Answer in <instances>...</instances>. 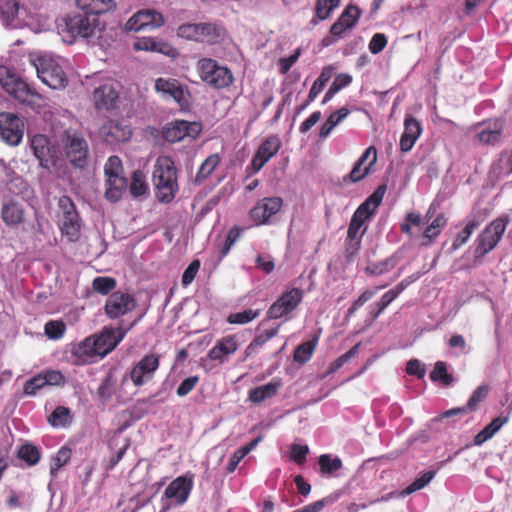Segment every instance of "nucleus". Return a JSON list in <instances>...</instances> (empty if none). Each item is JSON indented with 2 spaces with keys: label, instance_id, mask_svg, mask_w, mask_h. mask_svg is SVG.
Returning a JSON list of instances; mask_svg holds the SVG:
<instances>
[{
  "label": "nucleus",
  "instance_id": "1",
  "mask_svg": "<svg viewBox=\"0 0 512 512\" xmlns=\"http://www.w3.org/2000/svg\"><path fill=\"white\" fill-rule=\"evenodd\" d=\"M152 181L157 199L162 203H170L178 192L177 170L171 157L161 156L156 160Z\"/></svg>",
  "mask_w": 512,
  "mask_h": 512
},
{
  "label": "nucleus",
  "instance_id": "2",
  "mask_svg": "<svg viewBox=\"0 0 512 512\" xmlns=\"http://www.w3.org/2000/svg\"><path fill=\"white\" fill-rule=\"evenodd\" d=\"M97 23L98 18L91 17L79 9V11L62 17L57 23V28L65 40L71 43L77 37H90L94 33Z\"/></svg>",
  "mask_w": 512,
  "mask_h": 512
},
{
  "label": "nucleus",
  "instance_id": "3",
  "mask_svg": "<svg viewBox=\"0 0 512 512\" xmlns=\"http://www.w3.org/2000/svg\"><path fill=\"white\" fill-rule=\"evenodd\" d=\"M509 222L508 215H501L481 231L475 241V259L483 258L498 245Z\"/></svg>",
  "mask_w": 512,
  "mask_h": 512
},
{
  "label": "nucleus",
  "instance_id": "4",
  "mask_svg": "<svg viewBox=\"0 0 512 512\" xmlns=\"http://www.w3.org/2000/svg\"><path fill=\"white\" fill-rule=\"evenodd\" d=\"M197 70L200 79L214 89H224L231 86L234 76L231 70L220 65L215 59L202 58L198 61Z\"/></svg>",
  "mask_w": 512,
  "mask_h": 512
},
{
  "label": "nucleus",
  "instance_id": "5",
  "mask_svg": "<svg viewBox=\"0 0 512 512\" xmlns=\"http://www.w3.org/2000/svg\"><path fill=\"white\" fill-rule=\"evenodd\" d=\"M38 78L52 89H63L68 84L67 76L56 59L48 55L38 56L32 61Z\"/></svg>",
  "mask_w": 512,
  "mask_h": 512
},
{
  "label": "nucleus",
  "instance_id": "6",
  "mask_svg": "<svg viewBox=\"0 0 512 512\" xmlns=\"http://www.w3.org/2000/svg\"><path fill=\"white\" fill-rule=\"evenodd\" d=\"M0 84L9 95L23 104L32 105L41 98L35 89L4 66L0 67Z\"/></svg>",
  "mask_w": 512,
  "mask_h": 512
},
{
  "label": "nucleus",
  "instance_id": "7",
  "mask_svg": "<svg viewBox=\"0 0 512 512\" xmlns=\"http://www.w3.org/2000/svg\"><path fill=\"white\" fill-rule=\"evenodd\" d=\"M177 35L187 40L214 44L221 38V28L213 23H184L177 28Z\"/></svg>",
  "mask_w": 512,
  "mask_h": 512
},
{
  "label": "nucleus",
  "instance_id": "8",
  "mask_svg": "<svg viewBox=\"0 0 512 512\" xmlns=\"http://www.w3.org/2000/svg\"><path fill=\"white\" fill-rule=\"evenodd\" d=\"M64 152L66 158L73 167L82 169L87 165L89 146L81 133L66 132Z\"/></svg>",
  "mask_w": 512,
  "mask_h": 512
},
{
  "label": "nucleus",
  "instance_id": "9",
  "mask_svg": "<svg viewBox=\"0 0 512 512\" xmlns=\"http://www.w3.org/2000/svg\"><path fill=\"white\" fill-rule=\"evenodd\" d=\"M283 206L281 197H264L256 202L249 215L256 226L271 223V218L276 215Z\"/></svg>",
  "mask_w": 512,
  "mask_h": 512
},
{
  "label": "nucleus",
  "instance_id": "10",
  "mask_svg": "<svg viewBox=\"0 0 512 512\" xmlns=\"http://www.w3.org/2000/svg\"><path fill=\"white\" fill-rule=\"evenodd\" d=\"M64 384L65 377L59 370L47 369L29 378L24 384L23 393L34 396L46 386H63Z\"/></svg>",
  "mask_w": 512,
  "mask_h": 512
},
{
  "label": "nucleus",
  "instance_id": "11",
  "mask_svg": "<svg viewBox=\"0 0 512 512\" xmlns=\"http://www.w3.org/2000/svg\"><path fill=\"white\" fill-rule=\"evenodd\" d=\"M136 305L137 302L133 295L114 291L107 298L104 309L110 319H117L133 311Z\"/></svg>",
  "mask_w": 512,
  "mask_h": 512
},
{
  "label": "nucleus",
  "instance_id": "12",
  "mask_svg": "<svg viewBox=\"0 0 512 512\" xmlns=\"http://www.w3.org/2000/svg\"><path fill=\"white\" fill-rule=\"evenodd\" d=\"M23 121L10 112L0 113V137L7 144L17 146L23 137Z\"/></svg>",
  "mask_w": 512,
  "mask_h": 512
},
{
  "label": "nucleus",
  "instance_id": "13",
  "mask_svg": "<svg viewBox=\"0 0 512 512\" xmlns=\"http://www.w3.org/2000/svg\"><path fill=\"white\" fill-rule=\"evenodd\" d=\"M303 298V292L299 288L282 294L268 309L267 316L270 319L281 318L297 308Z\"/></svg>",
  "mask_w": 512,
  "mask_h": 512
},
{
  "label": "nucleus",
  "instance_id": "14",
  "mask_svg": "<svg viewBox=\"0 0 512 512\" xmlns=\"http://www.w3.org/2000/svg\"><path fill=\"white\" fill-rule=\"evenodd\" d=\"M164 22V17L160 12L151 9H143L130 17L125 24V29L134 32L155 29L163 26Z\"/></svg>",
  "mask_w": 512,
  "mask_h": 512
},
{
  "label": "nucleus",
  "instance_id": "15",
  "mask_svg": "<svg viewBox=\"0 0 512 512\" xmlns=\"http://www.w3.org/2000/svg\"><path fill=\"white\" fill-rule=\"evenodd\" d=\"M160 365L158 355L151 353L145 355L130 371V379L137 387L144 385L154 377L155 371Z\"/></svg>",
  "mask_w": 512,
  "mask_h": 512
},
{
  "label": "nucleus",
  "instance_id": "16",
  "mask_svg": "<svg viewBox=\"0 0 512 512\" xmlns=\"http://www.w3.org/2000/svg\"><path fill=\"white\" fill-rule=\"evenodd\" d=\"M474 127L479 130L474 137L480 144L494 145L501 140L505 120L501 118L488 119L477 123Z\"/></svg>",
  "mask_w": 512,
  "mask_h": 512
},
{
  "label": "nucleus",
  "instance_id": "17",
  "mask_svg": "<svg viewBox=\"0 0 512 512\" xmlns=\"http://www.w3.org/2000/svg\"><path fill=\"white\" fill-rule=\"evenodd\" d=\"M155 90L161 94L164 99L174 100L181 108L188 105V101L185 94L188 93L185 90L184 85L174 78H157L155 80Z\"/></svg>",
  "mask_w": 512,
  "mask_h": 512
},
{
  "label": "nucleus",
  "instance_id": "18",
  "mask_svg": "<svg viewBox=\"0 0 512 512\" xmlns=\"http://www.w3.org/2000/svg\"><path fill=\"white\" fill-rule=\"evenodd\" d=\"M119 92L113 83H104L92 93V101L97 111H110L117 107Z\"/></svg>",
  "mask_w": 512,
  "mask_h": 512
},
{
  "label": "nucleus",
  "instance_id": "19",
  "mask_svg": "<svg viewBox=\"0 0 512 512\" xmlns=\"http://www.w3.org/2000/svg\"><path fill=\"white\" fill-rule=\"evenodd\" d=\"M281 148V141L276 135L267 137L258 147L251 160L253 172H259L264 165L274 157Z\"/></svg>",
  "mask_w": 512,
  "mask_h": 512
},
{
  "label": "nucleus",
  "instance_id": "20",
  "mask_svg": "<svg viewBox=\"0 0 512 512\" xmlns=\"http://www.w3.org/2000/svg\"><path fill=\"white\" fill-rule=\"evenodd\" d=\"M126 332L120 329L116 332L112 328H104L100 334L91 335L92 345L96 349L98 357H104L110 353L124 338Z\"/></svg>",
  "mask_w": 512,
  "mask_h": 512
},
{
  "label": "nucleus",
  "instance_id": "21",
  "mask_svg": "<svg viewBox=\"0 0 512 512\" xmlns=\"http://www.w3.org/2000/svg\"><path fill=\"white\" fill-rule=\"evenodd\" d=\"M192 488V477L179 476L166 487L164 495L168 499H174L178 505H182L187 501Z\"/></svg>",
  "mask_w": 512,
  "mask_h": 512
},
{
  "label": "nucleus",
  "instance_id": "22",
  "mask_svg": "<svg viewBox=\"0 0 512 512\" xmlns=\"http://www.w3.org/2000/svg\"><path fill=\"white\" fill-rule=\"evenodd\" d=\"M101 135L108 144H117L128 141L132 136L130 126L119 121L109 120L101 128Z\"/></svg>",
  "mask_w": 512,
  "mask_h": 512
},
{
  "label": "nucleus",
  "instance_id": "23",
  "mask_svg": "<svg viewBox=\"0 0 512 512\" xmlns=\"http://www.w3.org/2000/svg\"><path fill=\"white\" fill-rule=\"evenodd\" d=\"M422 133L420 122L411 115L404 119V131L400 137L399 147L401 152H409Z\"/></svg>",
  "mask_w": 512,
  "mask_h": 512
},
{
  "label": "nucleus",
  "instance_id": "24",
  "mask_svg": "<svg viewBox=\"0 0 512 512\" xmlns=\"http://www.w3.org/2000/svg\"><path fill=\"white\" fill-rule=\"evenodd\" d=\"M238 349V343L235 336H226L217 341V343L209 350L208 356L211 360L224 363L229 356L233 355Z\"/></svg>",
  "mask_w": 512,
  "mask_h": 512
},
{
  "label": "nucleus",
  "instance_id": "25",
  "mask_svg": "<svg viewBox=\"0 0 512 512\" xmlns=\"http://www.w3.org/2000/svg\"><path fill=\"white\" fill-rule=\"evenodd\" d=\"M282 387L280 378H273L269 383L255 387L248 393V399L254 404H259L266 399L274 397Z\"/></svg>",
  "mask_w": 512,
  "mask_h": 512
},
{
  "label": "nucleus",
  "instance_id": "26",
  "mask_svg": "<svg viewBox=\"0 0 512 512\" xmlns=\"http://www.w3.org/2000/svg\"><path fill=\"white\" fill-rule=\"evenodd\" d=\"M93 337L89 336L83 341L73 345L71 349L72 355L76 358L75 363L77 365H84L92 363L96 357V349L92 345Z\"/></svg>",
  "mask_w": 512,
  "mask_h": 512
},
{
  "label": "nucleus",
  "instance_id": "27",
  "mask_svg": "<svg viewBox=\"0 0 512 512\" xmlns=\"http://www.w3.org/2000/svg\"><path fill=\"white\" fill-rule=\"evenodd\" d=\"M194 127H196L195 124L187 121H175L164 128L163 137L166 141L175 143L183 140L186 136H191Z\"/></svg>",
  "mask_w": 512,
  "mask_h": 512
},
{
  "label": "nucleus",
  "instance_id": "28",
  "mask_svg": "<svg viewBox=\"0 0 512 512\" xmlns=\"http://www.w3.org/2000/svg\"><path fill=\"white\" fill-rule=\"evenodd\" d=\"M77 7L91 17L111 11L115 8L113 0H76Z\"/></svg>",
  "mask_w": 512,
  "mask_h": 512
},
{
  "label": "nucleus",
  "instance_id": "29",
  "mask_svg": "<svg viewBox=\"0 0 512 512\" xmlns=\"http://www.w3.org/2000/svg\"><path fill=\"white\" fill-rule=\"evenodd\" d=\"M106 178L105 196L108 200L117 202L121 199L127 187V179L123 175H113Z\"/></svg>",
  "mask_w": 512,
  "mask_h": 512
},
{
  "label": "nucleus",
  "instance_id": "30",
  "mask_svg": "<svg viewBox=\"0 0 512 512\" xmlns=\"http://www.w3.org/2000/svg\"><path fill=\"white\" fill-rule=\"evenodd\" d=\"M19 4L15 0H2L0 2V21L9 28L18 27Z\"/></svg>",
  "mask_w": 512,
  "mask_h": 512
},
{
  "label": "nucleus",
  "instance_id": "31",
  "mask_svg": "<svg viewBox=\"0 0 512 512\" xmlns=\"http://www.w3.org/2000/svg\"><path fill=\"white\" fill-rule=\"evenodd\" d=\"M59 225L62 234L67 236L69 241L76 242L79 239L81 224L78 213H74L73 216H62Z\"/></svg>",
  "mask_w": 512,
  "mask_h": 512
},
{
  "label": "nucleus",
  "instance_id": "32",
  "mask_svg": "<svg viewBox=\"0 0 512 512\" xmlns=\"http://www.w3.org/2000/svg\"><path fill=\"white\" fill-rule=\"evenodd\" d=\"M1 216L6 225L14 226L23 222L24 211L20 204L10 200L3 204Z\"/></svg>",
  "mask_w": 512,
  "mask_h": 512
},
{
  "label": "nucleus",
  "instance_id": "33",
  "mask_svg": "<svg viewBox=\"0 0 512 512\" xmlns=\"http://www.w3.org/2000/svg\"><path fill=\"white\" fill-rule=\"evenodd\" d=\"M31 148L36 158L40 161L41 166L46 167L51 153L48 138L40 134L33 136L31 140Z\"/></svg>",
  "mask_w": 512,
  "mask_h": 512
},
{
  "label": "nucleus",
  "instance_id": "34",
  "mask_svg": "<svg viewBox=\"0 0 512 512\" xmlns=\"http://www.w3.org/2000/svg\"><path fill=\"white\" fill-rule=\"evenodd\" d=\"M447 217L441 213L435 217L432 223L425 228L422 234V246H429L440 235L443 228L447 225Z\"/></svg>",
  "mask_w": 512,
  "mask_h": 512
},
{
  "label": "nucleus",
  "instance_id": "35",
  "mask_svg": "<svg viewBox=\"0 0 512 512\" xmlns=\"http://www.w3.org/2000/svg\"><path fill=\"white\" fill-rule=\"evenodd\" d=\"M509 421V416L500 415L486 425L474 438L476 445H481L491 439L503 425Z\"/></svg>",
  "mask_w": 512,
  "mask_h": 512
},
{
  "label": "nucleus",
  "instance_id": "36",
  "mask_svg": "<svg viewBox=\"0 0 512 512\" xmlns=\"http://www.w3.org/2000/svg\"><path fill=\"white\" fill-rule=\"evenodd\" d=\"M398 261L399 257L396 254H393L382 261L369 263L365 268V272L372 276L382 275L394 269Z\"/></svg>",
  "mask_w": 512,
  "mask_h": 512
},
{
  "label": "nucleus",
  "instance_id": "37",
  "mask_svg": "<svg viewBox=\"0 0 512 512\" xmlns=\"http://www.w3.org/2000/svg\"><path fill=\"white\" fill-rule=\"evenodd\" d=\"M318 344V337H314L313 339L303 342L300 345H298L294 351V361L299 364H305L307 363Z\"/></svg>",
  "mask_w": 512,
  "mask_h": 512
},
{
  "label": "nucleus",
  "instance_id": "38",
  "mask_svg": "<svg viewBox=\"0 0 512 512\" xmlns=\"http://www.w3.org/2000/svg\"><path fill=\"white\" fill-rule=\"evenodd\" d=\"M481 222L482 220L477 218L471 219L457 234L455 240L452 243L451 249L456 251L464 244H466L473 232L481 225Z\"/></svg>",
  "mask_w": 512,
  "mask_h": 512
},
{
  "label": "nucleus",
  "instance_id": "39",
  "mask_svg": "<svg viewBox=\"0 0 512 512\" xmlns=\"http://www.w3.org/2000/svg\"><path fill=\"white\" fill-rule=\"evenodd\" d=\"M219 163L220 156L217 153L208 156L200 165L195 176V182L200 183L206 180L213 173Z\"/></svg>",
  "mask_w": 512,
  "mask_h": 512
},
{
  "label": "nucleus",
  "instance_id": "40",
  "mask_svg": "<svg viewBox=\"0 0 512 512\" xmlns=\"http://www.w3.org/2000/svg\"><path fill=\"white\" fill-rule=\"evenodd\" d=\"M332 74V66H326L321 70L320 75L314 81L309 91V100H315L317 98V96L322 92L326 84L330 81Z\"/></svg>",
  "mask_w": 512,
  "mask_h": 512
},
{
  "label": "nucleus",
  "instance_id": "41",
  "mask_svg": "<svg viewBox=\"0 0 512 512\" xmlns=\"http://www.w3.org/2000/svg\"><path fill=\"white\" fill-rule=\"evenodd\" d=\"M387 190V186L385 184L379 185L375 191L360 205H366V209L364 212H366V216L371 217L378 206L381 204L383 197L385 195V192Z\"/></svg>",
  "mask_w": 512,
  "mask_h": 512
},
{
  "label": "nucleus",
  "instance_id": "42",
  "mask_svg": "<svg viewBox=\"0 0 512 512\" xmlns=\"http://www.w3.org/2000/svg\"><path fill=\"white\" fill-rule=\"evenodd\" d=\"M70 421V410L64 406L56 407L48 417V422L53 427H65Z\"/></svg>",
  "mask_w": 512,
  "mask_h": 512
},
{
  "label": "nucleus",
  "instance_id": "43",
  "mask_svg": "<svg viewBox=\"0 0 512 512\" xmlns=\"http://www.w3.org/2000/svg\"><path fill=\"white\" fill-rule=\"evenodd\" d=\"M430 379L433 382H441L444 386H449L454 381L453 376L447 372L446 364L442 361L435 363Z\"/></svg>",
  "mask_w": 512,
  "mask_h": 512
},
{
  "label": "nucleus",
  "instance_id": "44",
  "mask_svg": "<svg viewBox=\"0 0 512 512\" xmlns=\"http://www.w3.org/2000/svg\"><path fill=\"white\" fill-rule=\"evenodd\" d=\"M70 458H71V449L68 448V447H61L57 454L55 455V457H53L52 459V463H51V466H50V474L52 477H56L57 476V472L63 467L65 466L66 464H68V462L70 461Z\"/></svg>",
  "mask_w": 512,
  "mask_h": 512
},
{
  "label": "nucleus",
  "instance_id": "45",
  "mask_svg": "<svg viewBox=\"0 0 512 512\" xmlns=\"http://www.w3.org/2000/svg\"><path fill=\"white\" fill-rule=\"evenodd\" d=\"M341 0H317L315 4V18L317 20H326L331 12L336 9Z\"/></svg>",
  "mask_w": 512,
  "mask_h": 512
},
{
  "label": "nucleus",
  "instance_id": "46",
  "mask_svg": "<svg viewBox=\"0 0 512 512\" xmlns=\"http://www.w3.org/2000/svg\"><path fill=\"white\" fill-rule=\"evenodd\" d=\"M407 284L404 281L397 284L394 288L385 292L379 301L375 302V306L379 307L380 311H384L406 288Z\"/></svg>",
  "mask_w": 512,
  "mask_h": 512
},
{
  "label": "nucleus",
  "instance_id": "47",
  "mask_svg": "<svg viewBox=\"0 0 512 512\" xmlns=\"http://www.w3.org/2000/svg\"><path fill=\"white\" fill-rule=\"evenodd\" d=\"M18 457L25 461L29 466L37 464L40 460V452L38 448L32 444L22 445L17 453Z\"/></svg>",
  "mask_w": 512,
  "mask_h": 512
},
{
  "label": "nucleus",
  "instance_id": "48",
  "mask_svg": "<svg viewBox=\"0 0 512 512\" xmlns=\"http://www.w3.org/2000/svg\"><path fill=\"white\" fill-rule=\"evenodd\" d=\"M166 46L165 43L157 42L154 38L151 37H142L137 39L134 42L133 48L136 51L144 50V51H152V52H161L165 53L163 48Z\"/></svg>",
  "mask_w": 512,
  "mask_h": 512
},
{
  "label": "nucleus",
  "instance_id": "49",
  "mask_svg": "<svg viewBox=\"0 0 512 512\" xmlns=\"http://www.w3.org/2000/svg\"><path fill=\"white\" fill-rule=\"evenodd\" d=\"M148 190V185L144 174L140 170H136L132 174L130 183V192L133 196L138 197L144 195Z\"/></svg>",
  "mask_w": 512,
  "mask_h": 512
},
{
  "label": "nucleus",
  "instance_id": "50",
  "mask_svg": "<svg viewBox=\"0 0 512 512\" xmlns=\"http://www.w3.org/2000/svg\"><path fill=\"white\" fill-rule=\"evenodd\" d=\"M319 466L322 474H331L342 468V461L339 457L332 458L329 454L319 457Z\"/></svg>",
  "mask_w": 512,
  "mask_h": 512
},
{
  "label": "nucleus",
  "instance_id": "51",
  "mask_svg": "<svg viewBox=\"0 0 512 512\" xmlns=\"http://www.w3.org/2000/svg\"><path fill=\"white\" fill-rule=\"evenodd\" d=\"M116 280L112 277H96L92 282V288L94 291L102 294L108 295L111 291H113L116 287Z\"/></svg>",
  "mask_w": 512,
  "mask_h": 512
},
{
  "label": "nucleus",
  "instance_id": "52",
  "mask_svg": "<svg viewBox=\"0 0 512 512\" xmlns=\"http://www.w3.org/2000/svg\"><path fill=\"white\" fill-rule=\"evenodd\" d=\"M259 316V310L247 309L242 312L231 313L227 317L230 324H246Z\"/></svg>",
  "mask_w": 512,
  "mask_h": 512
},
{
  "label": "nucleus",
  "instance_id": "53",
  "mask_svg": "<svg viewBox=\"0 0 512 512\" xmlns=\"http://www.w3.org/2000/svg\"><path fill=\"white\" fill-rule=\"evenodd\" d=\"M489 393V386L488 385H481L478 386L474 392L472 393L471 397L469 398L466 410L475 411L479 404L486 399Z\"/></svg>",
  "mask_w": 512,
  "mask_h": 512
},
{
  "label": "nucleus",
  "instance_id": "54",
  "mask_svg": "<svg viewBox=\"0 0 512 512\" xmlns=\"http://www.w3.org/2000/svg\"><path fill=\"white\" fill-rule=\"evenodd\" d=\"M360 343L355 344L352 348H350L346 353L339 356L336 360H334L328 367V373L332 374L338 371L344 364H346L351 358L356 356L358 353Z\"/></svg>",
  "mask_w": 512,
  "mask_h": 512
},
{
  "label": "nucleus",
  "instance_id": "55",
  "mask_svg": "<svg viewBox=\"0 0 512 512\" xmlns=\"http://www.w3.org/2000/svg\"><path fill=\"white\" fill-rule=\"evenodd\" d=\"M66 330V325L60 320H50L45 324L44 331L48 338L57 340L60 339Z\"/></svg>",
  "mask_w": 512,
  "mask_h": 512
},
{
  "label": "nucleus",
  "instance_id": "56",
  "mask_svg": "<svg viewBox=\"0 0 512 512\" xmlns=\"http://www.w3.org/2000/svg\"><path fill=\"white\" fill-rule=\"evenodd\" d=\"M350 11L351 10L343 11L341 13V15L339 16V18L336 20V22L331 26L330 33L332 36L340 38L345 31L353 28L352 21H351V23H347V24L343 23L344 19L347 16H349Z\"/></svg>",
  "mask_w": 512,
  "mask_h": 512
},
{
  "label": "nucleus",
  "instance_id": "57",
  "mask_svg": "<svg viewBox=\"0 0 512 512\" xmlns=\"http://www.w3.org/2000/svg\"><path fill=\"white\" fill-rule=\"evenodd\" d=\"M435 471L430 470L422 474L419 478L415 479L405 490L406 494L413 493L424 488L435 476Z\"/></svg>",
  "mask_w": 512,
  "mask_h": 512
},
{
  "label": "nucleus",
  "instance_id": "58",
  "mask_svg": "<svg viewBox=\"0 0 512 512\" xmlns=\"http://www.w3.org/2000/svg\"><path fill=\"white\" fill-rule=\"evenodd\" d=\"M104 173L106 177L122 175L123 165L121 159L116 155L110 156L105 163Z\"/></svg>",
  "mask_w": 512,
  "mask_h": 512
},
{
  "label": "nucleus",
  "instance_id": "59",
  "mask_svg": "<svg viewBox=\"0 0 512 512\" xmlns=\"http://www.w3.org/2000/svg\"><path fill=\"white\" fill-rule=\"evenodd\" d=\"M278 333V327L264 331L258 334L252 342L248 345L246 352L255 349L256 347L263 346L267 341L275 337Z\"/></svg>",
  "mask_w": 512,
  "mask_h": 512
},
{
  "label": "nucleus",
  "instance_id": "60",
  "mask_svg": "<svg viewBox=\"0 0 512 512\" xmlns=\"http://www.w3.org/2000/svg\"><path fill=\"white\" fill-rule=\"evenodd\" d=\"M200 381L199 376L194 375L184 379L176 390V394L179 397L187 396L191 391L195 389Z\"/></svg>",
  "mask_w": 512,
  "mask_h": 512
},
{
  "label": "nucleus",
  "instance_id": "61",
  "mask_svg": "<svg viewBox=\"0 0 512 512\" xmlns=\"http://www.w3.org/2000/svg\"><path fill=\"white\" fill-rule=\"evenodd\" d=\"M309 448L307 445L293 444L291 447L290 457L298 465H302L306 461Z\"/></svg>",
  "mask_w": 512,
  "mask_h": 512
},
{
  "label": "nucleus",
  "instance_id": "62",
  "mask_svg": "<svg viewBox=\"0 0 512 512\" xmlns=\"http://www.w3.org/2000/svg\"><path fill=\"white\" fill-rule=\"evenodd\" d=\"M387 45V37L383 33H376L369 42V51L372 54H379Z\"/></svg>",
  "mask_w": 512,
  "mask_h": 512
},
{
  "label": "nucleus",
  "instance_id": "63",
  "mask_svg": "<svg viewBox=\"0 0 512 512\" xmlns=\"http://www.w3.org/2000/svg\"><path fill=\"white\" fill-rule=\"evenodd\" d=\"M199 268H200V261L197 259L192 261L188 265V267L184 270V272L182 274V284L184 286H187L193 282V280L195 279V277L197 275Z\"/></svg>",
  "mask_w": 512,
  "mask_h": 512
},
{
  "label": "nucleus",
  "instance_id": "64",
  "mask_svg": "<svg viewBox=\"0 0 512 512\" xmlns=\"http://www.w3.org/2000/svg\"><path fill=\"white\" fill-rule=\"evenodd\" d=\"M370 169L371 168H369V166L361 165L356 162L348 177L353 183L359 182L366 177V175L370 172Z\"/></svg>",
  "mask_w": 512,
  "mask_h": 512
}]
</instances>
